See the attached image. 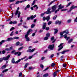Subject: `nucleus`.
I'll return each mask as SVG.
<instances>
[{"mask_svg":"<svg viewBox=\"0 0 77 77\" xmlns=\"http://www.w3.org/2000/svg\"><path fill=\"white\" fill-rule=\"evenodd\" d=\"M57 15H55L54 16L53 18V20H56V18H57Z\"/></svg>","mask_w":77,"mask_h":77,"instance_id":"nucleus-36","label":"nucleus"},{"mask_svg":"<svg viewBox=\"0 0 77 77\" xmlns=\"http://www.w3.org/2000/svg\"><path fill=\"white\" fill-rule=\"evenodd\" d=\"M16 62H15V59H14V58H13L12 60V63H16Z\"/></svg>","mask_w":77,"mask_h":77,"instance_id":"nucleus-19","label":"nucleus"},{"mask_svg":"<svg viewBox=\"0 0 77 77\" xmlns=\"http://www.w3.org/2000/svg\"><path fill=\"white\" fill-rule=\"evenodd\" d=\"M54 30H55V32H54V34H56V33H57V32H58V30L56 29H54Z\"/></svg>","mask_w":77,"mask_h":77,"instance_id":"nucleus-25","label":"nucleus"},{"mask_svg":"<svg viewBox=\"0 0 77 77\" xmlns=\"http://www.w3.org/2000/svg\"><path fill=\"white\" fill-rule=\"evenodd\" d=\"M63 48V47L62 46L58 49V51H60V50H61V49H62V48Z\"/></svg>","mask_w":77,"mask_h":77,"instance_id":"nucleus-44","label":"nucleus"},{"mask_svg":"<svg viewBox=\"0 0 77 77\" xmlns=\"http://www.w3.org/2000/svg\"><path fill=\"white\" fill-rule=\"evenodd\" d=\"M48 73H46L43 75V77H48Z\"/></svg>","mask_w":77,"mask_h":77,"instance_id":"nucleus-31","label":"nucleus"},{"mask_svg":"<svg viewBox=\"0 0 77 77\" xmlns=\"http://www.w3.org/2000/svg\"><path fill=\"white\" fill-rule=\"evenodd\" d=\"M63 32L64 33H66L65 34V35H68V33H69V32H68V30L67 29L65 31H63Z\"/></svg>","mask_w":77,"mask_h":77,"instance_id":"nucleus-11","label":"nucleus"},{"mask_svg":"<svg viewBox=\"0 0 77 77\" xmlns=\"http://www.w3.org/2000/svg\"><path fill=\"white\" fill-rule=\"evenodd\" d=\"M63 44V43L61 44H60V45L58 46V47L60 48L61 46H62V45Z\"/></svg>","mask_w":77,"mask_h":77,"instance_id":"nucleus-39","label":"nucleus"},{"mask_svg":"<svg viewBox=\"0 0 77 77\" xmlns=\"http://www.w3.org/2000/svg\"><path fill=\"white\" fill-rule=\"evenodd\" d=\"M72 3V2H70L68 3V5H66V7H68L69 6H70L71 4Z\"/></svg>","mask_w":77,"mask_h":77,"instance_id":"nucleus-32","label":"nucleus"},{"mask_svg":"<svg viewBox=\"0 0 77 77\" xmlns=\"http://www.w3.org/2000/svg\"><path fill=\"white\" fill-rule=\"evenodd\" d=\"M23 76V73H22V72L20 73L19 74V77H21V76Z\"/></svg>","mask_w":77,"mask_h":77,"instance_id":"nucleus-48","label":"nucleus"},{"mask_svg":"<svg viewBox=\"0 0 77 77\" xmlns=\"http://www.w3.org/2000/svg\"><path fill=\"white\" fill-rule=\"evenodd\" d=\"M5 50H6V51H10V50H9V48H6Z\"/></svg>","mask_w":77,"mask_h":77,"instance_id":"nucleus-61","label":"nucleus"},{"mask_svg":"<svg viewBox=\"0 0 77 77\" xmlns=\"http://www.w3.org/2000/svg\"><path fill=\"white\" fill-rule=\"evenodd\" d=\"M67 10H68V9H65L61 10V11H67Z\"/></svg>","mask_w":77,"mask_h":77,"instance_id":"nucleus-55","label":"nucleus"},{"mask_svg":"<svg viewBox=\"0 0 77 77\" xmlns=\"http://www.w3.org/2000/svg\"><path fill=\"white\" fill-rule=\"evenodd\" d=\"M57 8V7H56V5H55L52 6V12H54V11L55 10H56V9Z\"/></svg>","mask_w":77,"mask_h":77,"instance_id":"nucleus-7","label":"nucleus"},{"mask_svg":"<svg viewBox=\"0 0 77 77\" xmlns=\"http://www.w3.org/2000/svg\"><path fill=\"white\" fill-rule=\"evenodd\" d=\"M13 48V47H12V46H11V47L9 48V49L10 50V51H11V50H12Z\"/></svg>","mask_w":77,"mask_h":77,"instance_id":"nucleus-52","label":"nucleus"},{"mask_svg":"<svg viewBox=\"0 0 77 77\" xmlns=\"http://www.w3.org/2000/svg\"><path fill=\"white\" fill-rule=\"evenodd\" d=\"M47 24L45 23H43V26L42 29H45L46 27V25Z\"/></svg>","mask_w":77,"mask_h":77,"instance_id":"nucleus-12","label":"nucleus"},{"mask_svg":"<svg viewBox=\"0 0 77 77\" xmlns=\"http://www.w3.org/2000/svg\"><path fill=\"white\" fill-rule=\"evenodd\" d=\"M25 38L26 41H30V38L29 37V35H25Z\"/></svg>","mask_w":77,"mask_h":77,"instance_id":"nucleus-4","label":"nucleus"},{"mask_svg":"<svg viewBox=\"0 0 77 77\" xmlns=\"http://www.w3.org/2000/svg\"><path fill=\"white\" fill-rule=\"evenodd\" d=\"M67 51H68V50L64 51L61 52V53L63 54H65V53L66 52H67Z\"/></svg>","mask_w":77,"mask_h":77,"instance_id":"nucleus-24","label":"nucleus"},{"mask_svg":"<svg viewBox=\"0 0 77 77\" xmlns=\"http://www.w3.org/2000/svg\"><path fill=\"white\" fill-rule=\"evenodd\" d=\"M62 4H60L58 6L59 8V6H60V7L61 8V9H63V8H64V6L63 5L62 6Z\"/></svg>","mask_w":77,"mask_h":77,"instance_id":"nucleus-20","label":"nucleus"},{"mask_svg":"<svg viewBox=\"0 0 77 77\" xmlns=\"http://www.w3.org/2000/svg\"><path fill=\"white\" fill-rule=\"evenodd\" d=\"M13 39H19V37H15L13 38Z\"/></svg>","mask_w":77,"mask_h":77,"instance_id":"nucleus-34","label":"nucleus"},{"mask_svg":"<svg viewBox=\"0 0 77 77\" xmlns=\"http://www.w3.org/2000/svg\"><path fill=\"white\" fill-rule=\"evenodd\" d=\"M8 69H6L5 70H4L2 72H3V73H4V72H7V71H8Z\"/></svg>","mask_w":77,"mask_h":77,"instance_id":"nucleus-21","label":"nucleus"},{"mask_svg":"<svg viewBox=\"0 0 77 77\" xmlns=\"http://www.w3.org/2000/svg\"><path fill=\"white\" fill-rule=\"evenodd\" d=\"M28 64H29V63H26L25 64V65L24 67V68H26V67H27V65H28Z\"/></svg>","mask_w":77,"mask_h":77,"instance_id":"nucleus-41","label":"nucleus"},{"mask_svg":"<svg viewBox=\"0 0 77 77\" xmlns=\"http://www.w3.org/2000/svg\"><path fill=\"white\" fill-rule=\"evenodd\" d=\"M50 10H51V8H48V10L45 12L46 14H49L51 13V12H52V11H51Z\"/></svg>","mask_w":77,"mask_h":77,"instance_id":"nucleus-5","label":"nucleus"},{"mask_svg":"<svg viewBox=\"0 0 77 77\" xmlns=\"http://www.w3.org/2000/svg\"><path fill=\"white\" fill-rule=\"evenodd\" d=\"M17 23V21H14L13 22V24H15Z\"/></svg>","mask_w":77,"mask_h":77,"instance_id":"nucleus-47","label":"nucleus"},{"mask_svg":"<svg viewBox=\"0 0 77 77\" xmlns=\"http://www.w3.org/2000/svg\"><path fill=\"white\" fill-rule=\"evenodd\" d=\"M23 27H24V28H26V29L28 28V27H27V26H26L25 25H23Z\"/></svg>","mask_w":77,"mask_h":77,"instance_id":"nucleus-62","label":"nucleus"},{"mask_svg":"<svg viewBox=\"0 0 77 77\" xmlns=\"http://www.w3.org/2000/svg\"><path fill=\"white\" fill-rule=\"evenodd\" d=\"M14 29H15V28L13 27L10 29V31H12V30H14Z\"/></svg>","mask_w":77,"mask_h":77,"instance_id":"nucleus-56","label":"nucleus"},{"mask_svg":"<svg viewBox=\"0 0 77 77\" xmlns=\"http://www.w3.org/2000/svg\"><path fill=\"white\" fill-rule=\"evenodd\" d=\"M19 44H20V42H17L16 44V45H17V46L18 45H19Z\"/></svg>","mask_w":77,"mask_h":77,"instance_id":"nucleus-50","label":"nucleus"},{"mask_svg":"<svg viewBox=\"0 0 77 77\" xmlns=\"http://www.w3.org/2000/svg\"><path fill=\"white\" fill-rule=\"evenodd\" d=\"M5 53H6V51H5L3 50L2 51V53L3 54H4Z\"/></svg>","mask_w":77,"mask_h":77,"instance_id":"nucleus-59","label":"nucleus"},{"mask_svg":"<svg viewBox=\"0 0 77 77\" xmlns=\"http://www.w3.org/2000/svg\"><path fill=\"white\" fill-rule=\"evenodd\" d=\"M54 39V36L52 37L51 38V41H53Z\"/></svg>","mask_w":77,"mask_h":77,"instance_id":"nucleus-51","label":"nucleus"},{"mask_svg":"<svg viewBox=\"0 0 77 77\" xmlns=\"http://www.w3.org/2000/svg\"><path fill=\"white\" fill-rule=\"evenodd\" d=\"M59 8H58L57 10H56L55 11V14H56L57 12V11H59L60 9H61V8L60 7V6H59Z\"/></svg>","mask_w":77,"mask_h":77,"instance_id":"nucleus-17","label":"nucleus"},{"mask_svg":"<svg viewBox=\"0 0 77 77\" xmlns=\"http://www.w3.org/2000/svg\"><path fill=\"white\" fill-rule=\"evenodd\" d=\"M36 1V0H34L32 3V6H33V5H35V3H36V2H35Z\"/></svg>","mask_w":77,"mask_h":77,"instance_id":"nucleus-33","label":"nucleus"},{"mask_svg":"<svg viewBox=\"0 0 77 77\" xmlns=\"http://www.w3.org/2000/svg\"><path fill=\"white\" fill-rule=\"evenodd\" d=\"M30 32H32V29H29V31L27 32V34H26V35H29V33H30Z\"/></svg>","mask_w":77,"mask_h":77,"instance_id":"nucleus-18","label":"nucleus"},{"mask_svg":"<svg viewBox=\"0 0 77 77\" xmlns=\"http://www.w3.org/2000/svg\"><path fill=\"white\" fill-rule=\"evenodd\" d=\"M13 40H14L13 38H9L7 39V40L6 41H10Z\"/></svg>","mask_w":77,"mask_h":77,"instance_id":"nucleus-15","label":"nucleus"},{"mask_svg":"<svg viewBox=\"0 0 77 77\" xmlns=\"http://www.w3.org/2000/svg\"><path fill=\"white\" fill-rule=\"evenodd\" d=\"M36 17V14L34 15V16L32 15L30 17L27 18V20H29L30 19V20H33V19H34V18H35Z\"/></svg>","mask_w":77,"mask_h":77,"instance_id":"nucleus-3","label":"nucleus"},{"mask_svg":"<svg viewBox=\"0 0 77 77\" xmlns=\"http://www.w3.org/2000/svg\"><path fill=\"white\" fill-rule=\"evenodd\" d=\"M71 22V19H70L67 20V22L68 23H69Z\"/></svg>","mask_w":77,"mask_h":77,"instance_id":"nucleus-37","label":"nucleus"},{"mask_svg":"<svg viewBox=\"0 0 77 77\" xmlns=\"http://www.w3.org/2000/svg\"><path fill=\"white\" fill-rule=\"evenodd\" d=\"M51 23H52V22L51 21H50L48 23V25H50Z\"/></svg>","mask_w":77,"mask_h":77,"instance_id":"nucleus-42","label":"nucleus"},{"mask_svg":"<svg viewBox=\"0 0 77 77\" xmlns=\"http://www.w3.org/2000/svg\"><path fill=\"white\" fill-rule=\"evenodd\" d=\"M50 16H48L46 17V20H47V21L48 22L50 20Z\"/></svg>","mask_w":77,"mask_h":77,"instance_id":"nucleus-16","label":"nucleus"},{"mask_svg":"<svg viewBox=\"0 0 77 77\" xmlns=\"http://www.w3.org/2000/svg\"><path fill=\"white\" fill-rule=\"evenodd\" d=\"M54 44L50 45L48 47V48L50 49V50H53L54 48Z\"/></svg>","mask_w":77,"mask_h":77,"instance_id":"nucleus-6","label":"nucleus"},{"mask_svg":"<svg viewBox=\"0 0 77 77\" xmlns=\"http://www.w3.org/2000/svg\"><path fill=\"white\" fill-rule=\"evenodd\" d=\"M10 56L11 55H9L5 57H3V58H0V62H2L3 60H8L9 59Z\"/></svg>","mask_w":77,"mask_h":77,"instance_id":"nucleus-1","label":"nucleus"},{"mask_svg":"<svg viewBox=\"0 0 77 77\" xmlns=\"http://www.w3.org/2000/svg\"><path fill=\"white\" fill-rule=\"evenodd\" d=\"M35 26V24H32L31 26V28H33L34 27V26Z\"/></svg>","mask_w":77,"mask_h":77,"instance_id":"nucleus-40","label":"nucleus"},{"mask_svg":"<svg viewBox=\"0 0 77 77\" xmlns=\"http://www.w3.org/2000/svg\"><path fill=\"white\" fill-rule=\"evenodd\" d=\"M64 33H63V32H60V36H62V35H63Z\"/></svg>","mask_w":77,"mask_h":77,"instance_id":"nucleus-49","label":"nucleus"},{"mask_svg":"<svg viewBox=\"0 0 77 77\" xmlns=\"http://www.w3.org/2000/svg\"><path fill=\"white\" fill-rule=\"evenodd\" d=\"M35 49H29L27 50V52H30V53H32V52H33L34 51H35Z\"/></svg>","mask_w":77,"mask_h":77,"instance_id":"nucleus-9","label":"nucleus"},{"mask_svg":"<svg viewBox=\"0 0 77 77\" xmlns=\"http://www.w3.org/2000/svg\"><path fill=\"white\" fill-rule=\"evenodd\" d=\"M30 7V5H28L26 6V8H29Z\"/></svg>","mask_w":77,"mask_h":77,"instance_id":"nucleus-53","label":"nucleus"},{"mask_svg":"<svg viewBox=\"0 0 77 77\" xmlns=\"http://www.w3.org/2000/svg\"><path fill=\"white\" fill-rule=\"evenodd\" d=\"M40 67H41L42 68H44V65L42 64H41L40 65Z\"/></svg>","mask_w":77,"mask_h":77,"instance_id":"nucleus-43","label":"nucleus"},{"mask_svg":"<svg viewBox=\"0 0 77 77\" xmlns=\"http://www.w3.org/2000/svg\"><path fill=\"white\" fill-rule=\"evenodd\" d=\"M63 67H64V68H66V64H63Z\"/></svg>","mask_w":77,"mask_h":77,"instance_id":"nucleus-54","label":"nucleus"},{"mask_svg":"<svg viewBox=\"0 0 77 77\" xmlns=\"http://www.w3.org/2000/svg\"><path fill=\"white\" fill-rule=\"evenodd\" d=\"M21 54V52H18V56H20Z\"/></svg>","mask_w":77,"mask_h":77,"instance_id":"nucleus-45","label":"nucleus"},{"mask_svg":"<svg viewBox=\"0 0 77 77\" xmlns=\"http://www.w3.org/2000/svg\"><path fill=\"white\" fill-rule=\"evenodd\" d=\"M59 24V25L61 24V21H59V20H57L55 22V24Z\"/></svg>","mask_w":77,"mask_h":77,"instance_id":"nucleus-14","label":"nucleus"},{"mask_svg":"<svg viewBox=\"0 0 77 77\" xmlns=\"http://www.w3.org/2000/svg\"><path fill=\"white\" fill-rule=\"evenodd\" d=\"M45 13H46L45 12V13H43L42 14H41V17H43L44 15V14H45Z\"/></svg>","mask_w":77,"mask_h":77,"instance_id":"nucleus-38","label":"nucleus"},{"mask_svg":"<svg viewBox=\"0 0 77 77\" xmlns=\"http://www.w3.org/2000/svg\"><path fill=\"white\" fill-rule=\"evenodd\" d=\"M36 7V9L37 10V9H38V5H34L33 6V8H35Z\"/></svg>","mask_w":77,"mask_h":77,"instance_id":"nucleus-29","label":"nucleus"},{"mask_svg":"<svg viewBox=\"0 0 77 77\" xmlns=\"http://www.w3.org/2000/svg\"><path fill=\"white\" fill-rule=\"evenodd\" d=\"M6 41H6V40L5 41V40H2L1 41V42H2V43H3L5 42H6Z\"/></svg>","mask_w":77,"mask_h":77,"instance_id":"nucleus-57","label":"nucleus"},{"mask_svg":"<svg viewBox=\"0 0 77 77\" xmlns=\"http://www.w3.org/2000/svg\"><path fill=\"white\" fill-rule=\"evenodd\" d=\"M46 35L47 37L48 38L49 37H50V33H48L46 34Z\"/></svg>","mask_w":77,"mask_h":77,"instance_id":"nucleus-27","label":"nucleus"},{"mask_svg":"<svg viewBox=\"0 0 77 77\" xmlns=\"http://www.w3.org/2000/svg\"><path fill=\"white\" fill-rule=\"evenodd\" d=\"M45 20H46V18L45 17H44L43 18V21H45Z\"/></svg>","mask_w":77,"mask_h":77,"instance_id":"nucleus-63","label":"nucleus"},{"mask_svg":"<svg viewBox=\"0 0 77 77\" xmlns=\"http://www.w3.org/2000/svg\"><path fill=\"white\" fill-rule=\"evenodd\" d=\"M57 72V71H56V72H54V74H53L54 77H56V76L57 75L56 74H57L56 73Z\"/></svg>","mask_w":77,"mask_h":77,"instance_id":"nucleus-23","label":"nucleus"},{"mask_svg":"<svg viewBox=\"0 0 77 77\" xmlns=\"http://www.w3.org/2000/svg\"><path fill=\"white\" fill-rule=\"evenodd\" d=\"M55 2V1H52L48 5V6H50L51 5V4H52V3H53V2Z\"/></svg>","mask_w":77,"mask_h":77,"instance_id":"nucleus-30","label":"nucleus"},{"mask_svg":"<svg viewBox=\"0 0 77 77\" xmlns=\"http://www.w3.org/2000/svg\"><path fill=\"white\" fill-rule=\"evenodd\" d=\"M49 29H50V28H49V27H46V30H49Z\"/></svg>","mask_w":77,"mask_h":77,"instance_id":"nucleus-64","label":"nucleus"},{"mask_svg":"<svg viewBox=\"0 0 77 77\" xmlns=\"http://www.w3.org/2000/svg\"><path fill=\"white\" fill-rule=\"evenodd\" d=\"M16 0H10L9 1V2H14V1H15Z\"/></svg>","mask_w":77,"mask_h":77,"instance_id":"nucleus-58","label":"nucleus"},{"mask_svg":"<svg viewBox=\"0 0 77 77\" xmlns=\"http://www.w3.org/2000/svg\"><path fill=\"white\" fill-rule=\"evenodd\" d=\"M48 39V37H45L44 38V40L45 41L46 40H47V39Z\"/></svg>","mask_w":77,"mask_h":77,"instance_id":"nucleus-35","label":"nucleus"},{"mask_svg":"<svg viewBox=\"0 0 77 77\" xmlns=\"http://www.w3.org/2000/svg\"><path fill=\"white\" fill-rule=\"evenodd\" d=\"M51 66L52 67H54V66H55V64L54 63H53L51 64Z\"/></svg>","mask_w":77,"mask_h":77,"instance_id":"nucleus-28","label":"nucleus"},{"mask_svg":"<svg viewBox=\"0 0 77 77\" xmlns=\"http://www.w3.org/2000/svg\"><path fill=\"white\" fill-rule=\"evenodd\" d=\"M71 9H75V8H77V6H74L73 5L71 7Z\"/></svg>","mask_w":77,"mask_h":77,"instance_id":"nucleus-13","label":"nucleus"},{"mask_svg":"<svg viewBox=\"0 0 77 77\" xmlns=\"http://www.w3.org/2000/svg\"><path fill=\"white\" fill-rule=\"evenodd\" d=\"M20 9V8L18 7L17 8V10L15 12V15L16 16L17 15H18V18H20V15H21V12L20 11H19L18 10Z\"/></svg>","mask_w":77,"mask_h":77,"instance_id":"nucleus-2","label":"nucleus"},{"mask_svg":"<svg viewBox=\"0 0 77 77\" xmlns=\"http://www.w3.org/2000/svg\"><path fill=\"white\" fill-rule=\"evenodd\" d=\"M26 0H24L23 1H18L16 2L15 4L17 5V4H19V3H23V2H26Z\"/></svg>","mask_w":77,"mask_h":77,"instance_id":"nucleus-10","label":"nucleus"},{"mask_svg":"<svg viewBox=\"0 0 77 77\" xmlns=\"http://www.w3.org/2000/svg\"><path fill=\"white\" fill-rule=\"evenodd\" d=\"M6 68V65H5L2 66V67H1L2 69H5V68Z\"/></svg>","mask_w":77,"mask_h":77,"instance_id":"nucleus-22","label":"nucleus"},{"mask_svg":"<svg viewBox=\"0 0 77 77\" xmlns=\"http://www.w3.org/2000/svg\"><path fill=\"white\" fill-rule=\"evenodd\" d=\"M73 40V39L72 38L70 39L68 41V43L69 44H70V43H71V42H72V41Z\"/></svg>","mask_w":77,"mask_h":77,"instance_id":"nucleus-26","label":"nucleus"},{"mask_svg":"<svg viewBox=\"0 0 77 77\" xmlns=\"http://www.w3.org/2000/svg\"><path fill=\"white\" fill-rule=\"evenodd\" d=\"M49 67H48L47 68H46V69H45L44 70H43V71H47L49 68Z\"/></svg>","mask_w":77,"mask_h":77,"instance_id":"nucleus-60","label":"nucleus"},{"mask_svg":"<svg viewBox=\"0 0 77 77\" xmlns=\"http://www.w3.org/2000/svg\"><path fill=\"white\" fill-rule=\"evenodd\" d=\"M23 48V47H22L18 49V50L20 51V50H22Z\"/></svg>","mask_w":77,"mask_h":77,"instance_id":"nucleus-46","label":"nucleus"},{"mask_svg":"<svg viewBox=\"0 0 77 77\" xmlns=\"http://www.w3.org/2000/svg\"><path fill=\"white\" fill-rule=\"evenodd\" d=\"M27 57V56H25L23 58H22L21 59H20L19 60H17V61L16 62V63H18L19 62H20L21 60H23V59H26Z\"/></svg>","mask_w":77,"mask_h":77,"instance_id":"nucleus-8","label":"nucleus"}]
</instances>
